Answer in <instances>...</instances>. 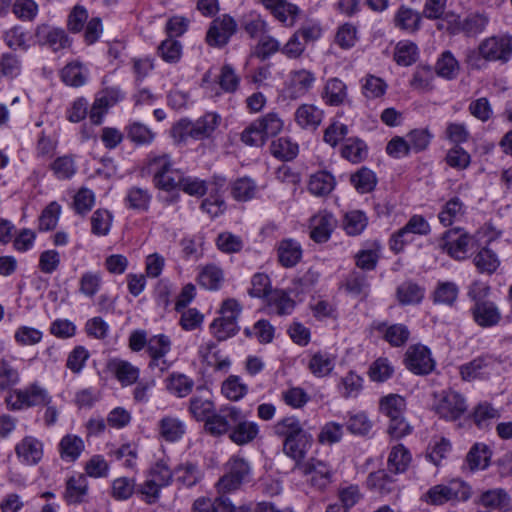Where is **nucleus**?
<instances>
[{
	"mask_svg": "<svg viewBox=\"0 0 512 512\" xmlns=\"http://www.w3.org/2000/svg\"><path fill=\"white\" fill-rule=\"evenodd\" d=\"M273 433L283 439V452L295 461H302L313 444V436L295 416H286L273 426Z\"/></svg>",
	"mask_w": 512,
	"mask_h": 512,
	"instance_id": "obj_1",
	"label": "nucleus"
},
{
	"mask_svg": "<svg viewBox=\"0 0 512 512\" xmlns=\"http://www.w3.org/2000/svg\"><path fill=\"white\" fill-rule=\"evenodd\" d=\"M473 494L472 487L460 478H454L446 484L434 485L422 496V500L430 505L445 503L457 504L468 501Z\"/></svg>",
	"mask_w": 512,
	"mask_h": 512,
	"instance_id": "obj_2",
	"label": "nucleus"
},
{
	"mask_svg": "<svg viewBox=\"0 0 512 512\" xmlns=\"http://www.w3.org/2000/svg\"><path fill=\"white\" fill-rule=\"evenodd\" d=\"M146 168L152 175V182L155 188L170 192L176 190V180L181 171L173 167V161L170 154L149 153L146 158Z\"/></svg>",
	"mask_w": 512,
	"mask_h": 512,
	"instance_id": "obj_3",
	"label": "nucleus"
},
{
	"mask_svg": "<svg viewBox=\"0 0 512 512\" xmlns=\"http://www.w3.org/2000/svg\"><path fill=\"white\" fill-rule=\"evenodd\" d=\"M379 409L389 418L387 432L394 439H400L412 432V427L404 418L405 398L398 394H389L380 399Z\"/></svg>",
	"mask_w": 512,
	"mask_h": 512,
	"instance_id": "obj_4",
	"label": "nucleus"
},
{
	"mask_svg": "<svg viewBox=\"0 0 512 512\" xmlns=\"http://www.w3.org/2000/svg\"><path fill=\"white\" fill-rule=\"evenodd\" d=\"M242 313V305L234 298L224 300L219 309L220 316L209 325L210 333L217 341H225L234 337L240 330L238 319Z\"/></svg>",
	"mask_w": 512,
	"mask_h": 512,
	"instance_id": "obj_5",
	"label": "nucleus"
},
{
	"mask_svg": "<svg viewBox=\"0 0 512 512\" xmlns=\"http://www.w3.org/2000/svg\"><path fill=\"white\" fill-rule=\"evenodd\" d=\"M224 474L215 483L217 493H233L241 488L250 475L251 467L244 458L232 456L224 466Z\"/></svg>",
	"mask_w": 512,
	"mask_h": 512,
	"instance_id": "obj_6",
	"label": "nucleus"
},
{
	"mask_svg": "<svg viewBox=\"0 0 512 512\" xmlns=\"http://www.w3.org/2000/svg\"><path fill=\"white\" fill-rule=\"evenodd\" d=\"M221 117L214 113L208 112L195 122L187 119L180 120L174 127L173 132L179 134L181 139L191 137L196 140H202L210 137L219 126Z\"/></svg>",
	"mask_w": 512,
	"mask_h": 512,
	"instance_id": "obj_7",
	"label": "nucleus"
},
{
	"mask_svg": "<svg viewBox=\"0 0 512 512\" xmlns=\"http://www.w3.org/2000/svg\"><path fill=\"white\" fill-rule=\"evenodd\" d=\"M8 404L14 410L40 406L52 403L49 392L37 383H33L24 389H15L7 399Z\"/></svg>",
	"mask_w": 512,
	"mask_h": 512,
	"instance_id": "obj_8",
	"label": "nucleus"
},
{
	"mask_svg": "<svg viewBox=\"0 0 512 512\" xmlns=\"http://www.w3.org/2000/svg\"><path fill=\"white\" fill-rule=\"evenodd\" d=\"M35 43L39 46H46L53 52L69 48L71 39L61 27H55L48 23L38 24L34 29Z\"/></svg>",
	"mask_w": 512,
	"mask_h": 512,
	"instance_id": "obj_9",
	"label": "nucleus"
},
{
	"mask_svg": "<svg viewBox=\"0 0 512 512\" xmlns=\"http://www.w3.org/2000/svg\"><path fill=\"white\" fill-rule=\"evenodd\" d=\"M295 469L304 476H310V483L319 490L325 489L332 482V468L328 463L317 458L307 461H295Z\"/></svg>",
	"mask_w": 512,
	"mask_h": 512,
	"instance_id": "obj_10",
	"label": "nucleus"
},
{
	"mask_svg": "<svg viewBox=\"0 0 512 512\" xmlns=\"http://www.w3.org/2000/svg\"><path fill=\"white\" fill-rule=\"evenodd\" d=\"M238 25L233 17L224 14L212 20L206 33V42L212 47L222 48L237 32Z\"/></svg>",
	"mask_w": 512,
	"mask_h": 512,
	"instance_id": "obj_11",
	"label": "nucleus"
},
{
	"mask_svg": "<svg viewBox=\"0 0 512 512\" xmlns=\"http://www.w3.org/2000/svg\"><path fill=\"white\" fill-rule=\"evenodd\" d=\"M481 54L489 62L506 63L512 57L511 36H491L480 42Z\"/></svg>",
	"mask_w": 512,
	"mask_h": 512,
	"instance_id": "obj_12",
	"label": "nucleus"
},
{
	"mask_svg": "<svg viewBox=\"0 0 512 512\" xmlns=\"http://www.w3.org/2000/svg\"><path fill=\"white\" fill-rule=\"evenodd\" d=\"M404 364L406 368L416 375H427L435 368V361L430 350L422 345H411L405 352Z\"/></svg>",
	"mask_w": 512,
	"mask_h": 512,
	"instance_id": "obj_13",
	"label": "nucleus"
},
{
	"mask_svg": "<svg viewBox=\"0 0 512 512\" xmlns=\"http://www.w3.org/2000/svg\"><path fill=\"white\" fill-rule=\"evenodd\" d=\"M471 237L460 229L446 231L439 241V247L449 256L456 260H463L467 257Z\"/></svg>",
	"mask_w": 512,
	"mask_h": 512,
	"instance_id": "obj_14",
	"label": "nucleus"
},
{
	"mask_svg": "<svg viewBox=\"0 0 512 512\" xmlns=\"http://www.w3.org/2000/svg\"><path fill=\"white\" fill-rule=\"evenodd\" d=\"M467 410L464 397L456 391H443L435 404V412L446 420L455 421Z\"/></svg>",
	"mask_w": 512,
	"mask_h": 512,
	"instance_id": "obj_15",
	"label": "nucleus"
},
{
	"mask_svg": "<svg viewBox=\"0 0 512 512\" xmlns=\"http://www.w3.org/2000/svg\"><path fill=\"white\" fill-rule=\"evenodd\" d=\"M239 416V408L232 405L223 406L217 413H212L205 421V429L213 436L230 433L232 424Z\"/></svg>",
	"mask_w": 512,
	"mask_h": 512,
	"instance_id": "obj_16",
	"label": "nucleus"
},
{
	"mask_svg": "<svg viewBox=\"0 0 512 512\" xmlns=\"http://www.w3.org/2000/svg\"><path fill=\"white\" fill-rule=\"evenodd\" d=\"M171 340L167 335L157 334L149 338L147 353L150 357L149 368H158L161 372L166 371L170 364L165 356L171 350Z\"/></svg>",
	"mask_w": 512,
	"mask_h": 512,
	"instance_id": "obj_17",
	"label": "nucleus"
},
{
	"mask_svg": "<svg viewBox=\"0 0 512 512\" xmlns=\"http://www.w3.org/2000/svg\"><path fill=\"white\" fill-rule=\"evenodd\" d=\"M336 225L337 220L332 213L319 211L310 219V238L316 243H325L330 239Z\"/></svg>",
	"mask_w": 512,
	"mask_h": 512,
	"instance_id": "obj_18",
	"label": "nucleus"
},
{
	"mask_svg": "<svg viewBox=\"0 0 512 512\" xmlns=\"http://www.w3.org/2000/svg\"><path fill=\"white\" fill-rule=\"evenodd\" d=\"M106 368L122 387L137 383L140 377L139 367L118 357L110 358L106 363Z\"/></svg>",
	"mask_w": 512,
	"mask_h": 512,
	"instance_id": "obj_19",
	"label": "nucleus"
},
{
	"mask_svg": "<svg viewBox=\"0 0 512 512\" xmlns=\"http://www.w3.org/2000/svg\"><path fill=\"white\" fill-rule=\"evenodd\" d=\"M496 359L491 355L479 356L460 367V374L465 381L486 379L495 370Z\"/></svg>",
	"mask_w": 512,
	"mask_h": 512,
	"instance_id": "obj_20",
	"label": "nucleus"
},
{
	"mask_svg": "<svg viewBox=\"0 0 512 512\" xmlns=\"http://www.w3.org/2000/svg\"><path fill=\"white\" fill-rule=\"evenodd\" d=\"M258 434V424L247 420L243 411L239 408V416L232 424L229 439L236 445L243 446L253 442L258 437Z\"/></svg>",
	"mask_w": 512,
	"mask_h": 512,
	"instance_id": "obj_21",
	"label": "nucleus"
},
{
	"mask_svg": "<svg viewBox=\"0 0 512 512\" xmlns=\"http://www.w3.org/2000/svg\"><path fill=\"white\" fill-rule=\"evenodd\" d=\"M471 313L473 320L483 328L496 326L501 320V312L492 301L477 300Z\"/></svg>",
	"mask_w": 512,
	"mask_h": 512,
	"instance_id": "obj_22",
	"label": "nucleus"
},
{
	"mask_svg": "<svg viewBox=\"0 0 512 512\" xmlns=\"http://www.w3.org/2000/svg\"><path fill=\"white\" fill-rule=\"evenodd\" d=\"M19 461L26 465H36L43 456V444L33 436H25L15 446Z\"/></svg>",
	"mask_w": 512,
	"mask_h": 512,
	"instance_id": "obj_23",
	"label": "nucleus"
},
{
	"mask_svg": "<svg viewBox=\"0 0 512 512\" xmlns=\"http://www.w3.org/2000/svg\"><path fill=\"white\" fill-rule=\"evenodd\" d=\"M422 15L411 7L401 5L394 14V26L406 33L412 34L421 28Z\"/></svg>",
	"mask_w": 512,
	"mask_h": 512,
	"instance_id": "obj_24",
	"label": "nucleus"
},
{
	"mask_svg": "<svg viewBox=\"0 0 512 512\" xmlns=\"http://www.w3.org/2000/svg\"><path fill=\"white\" fill-rule=\"evenodd\" d=\"M302 253L300 243L294 239H283L278 243V261L285 268L296 266L302 258Z\"/></svg>",
	"mask_w": 512,
	"mask_h": 512,
	"instance_id": "obj_25",
	"label": "nucleus"
},
{
	"mask_svg": "<svg viewBox=\"0 0 512 512\" xmlns=\"http://www.w3.org/2000/svg\"><path fill=\"white\" fill-rule=\"evenodd\" d=\"M159 435L166 442H177L186 433V424L176 416L166 415L158 422Z\"/></svg>",
	"mask_w": 512,
	"mask_h": 512,
	"instance_id": "obj_26",
	"label": "nucleus"
},
{
	"mask_svg": "<svg viewBox=\"0 0 512 512\" xmlns=\"http://www.w3.org/2000/svg\"><path fill=\"white\" fill-rule=\"evenodd\" d=\"M375 328L392 347L405 345L410 337V331L404 324L397 323L388 325L385 322H381L378 323Z\"/></svg>",
	"mask_w": 512,
	"mask_h": 512,
	"instance_id": "obj_27",
	"label": "nucleus"
},
{
	"mask_svg": "<svg viewBox=\"0 0 512 512\" xmlns=\"http://www.w3.org/2000/svg\"><path fill=\"white\" fill-rule=\"evenodd\" d=\"M321 97L326 105L340 106L348 97L347 86L339 78H329L323 88Z\"/></svg>",
	"mask_w": 512,
	"mask_h": 512,
	"instance_id": "obj_28",
	"label": "nucleus"
},
{
	"mask_svg": "<svg viewBox=\"0 0 512 512\" xmlns=\"http://www.w3.org/2000/svg\"><path fill=\"white\" fill-rule=\"evenodd\" d=\"M323 110L313 104H302L295 111V121L303 129L316 130L322 122Z\"/></svg>",
	"mask_w": 512,
	"mask_h": 512,
	"instance_id": "obj_29",
	"label": "nucleus"
},
{
	"mask_svg": "<svg viewBox=\"0 0 512 512\" xmlns=\"http://www.w3.org/2000/svg\"><path fill=\"white\" fill-rule=\"evenodd\" d=\"M412 461V455L408 448L398 443L391 447L387 459V470L394 474L407 471Z\"/></svg>",
	"mask_w": 512,
	"mask_h": 512,
	"instance_id": "obj_30",
	"label": "nucleus"
},
{
	"mask_svg": "<svg viewBox=\"0 0 512 512\" xmlns=\"http://www.w3.org/2000/svg\"><path fill=\"white\" fill-rule=\"evenodd\" d=\"M345 291L353 297L366 299L370 293L368 276L361 271H352L344 282Z\"/></svg>",
	"mask_w": 512,
	"mask_h": 512,
	"instance_id": "obj_31",
	"label": "nucleus"
},
{
	"mask_svg": "<svg viewBox=\"0 0 512 512\" xmlns=\"http://www.w3.org/2000/svg\"><path fill=\"white\" fill-rule=\"evenodd\" d=\"M316 81L315 74L307 69H299L291 71L290 82L293 97H301L306 95L314 86Z\"/></svg>",
	"mask_w": 512,
	"mask_h": 512,
	"instance_id": "obj_32",
	"label": "nucleus"
},
{
	"mask_svg": "<svg viewBox=\"0 0 512 512\" xmlns=\"http://www.w3.org/2000/svg\"><path fill=\"white\" fill-rule=\"evenodd\" d=\"M459 286L452 281H438L432 293L434 304L453 307L459 296Z\"/></svg>",
	"mask_w": 512,
	"mask_h": 512,
	"instance_id": "obj_33",
	"label": "nucleus"
},
{
	"mask_svg": "<svg viewBox=\"0 0 512 512\" xmlns=\"http://www.w3.org/2000/svg\"><path fill=\"white\" fill-rule=\"evenodd\" d=\"M335 367V356L323 351L311 355L307 368L318 378L328 376Z\"/></svg>",
	"mask_w": 512,
	"mask_h": 512,
	"instance_id": "obj_34",
	"label": "nucleus"
},
{
	"mask_svg": "<svg viewBox=\"0 0 512 512\" xmlns=\"http://www.w3.org/2000/svg\"><path fill=\"white\" fill-rule=\"evenodd\" d=\"M335 177L327 171H318L311 175L308 190L317 197L329 195L335 188Z\"/></svg>",
	"mask_w": 512,
	"mask_h": 512,
	"instance_id": "obj_35",
	"label": "nucleus"
},
{
	"mask_svg": "<svg viewBox=\"0 0 512 512\" xmlns=\"http://www.w3.org/2000/svg\"><path fill=\"white\" fill-rule=\"evenodd\" d=\"M88 492V481L85 475L70 477L66 482L64 498L68 504H79L83 502Z\"/></svg>",
	"mask_w": 512,
	"mask_h": 512,
	"instance_id": "obj_36",
	"label": "nucleus"
},
{
	"mask_svg": "<svg viewBox=\"0 0 512 512\" xmlns=\"http://www.w3.org/2000/svg\"><path fill=\"white\" fill-rule=\"evenodd\" d=\"M84 448V441L81 437L67 434L59 443L60 457L65 461L74 462L79 458Z\"/></svg>",
	"mask_w": 512,
	"mask_h": 512,
	"instance_id": "obj_37",
	"label": "nucleus"
},
{
	"mask_svg": "<svg viewBox=\"0 0 512 512\" xmlns=\"http://www.w3.org/2000/svg\"><path fill=\"white\" fill-rule=\"evenodd\" d=\"M232 197L240 202L253 199L258 191L256 182L247 176L237 178L230 184Z\"/></svg>",
	"mask_w": 512,
	"mask_h": 512,
	"instance_id": "obj_38",
	"label": "nucleus"
},
{
	"mask_svg": "<svg viewBox=\"0 0 512 512\" xmlns=\"http://www.w3.org/2000/svg\"><path fill=\"white\" fill-rule=\"evenodd\" d=\"M223 282V270L215 264H208L202 267L198 274L199 285L208 290L220 289Z\"/></svg>",
	"mask_w": 512,
	"mask_h": 512,
	"instance_id": "obj_39",
	"label": "nucleus"
},
{
	"mask_svg": "<svg viewBox=\"0 0 512 512\" xmlns=\"http://www.w3.org/2000/svg\"><path fill=\"white\" fill-rule=\"evenodd\" d=\"M465 214V205L458 197H453L445 203L438 218L440 223L447 227L459 221Z\"/></svg>",
	"mask_w": 512,
	"mask_h": 512,
	"instance_id": "obj_40",
	"label": "nucleus"
},
{
	"mask_svg": "<svg viewBox=\"0 0 512 512\" xmlns=\"http://www.w3.org/2000/svg\"><path fill=\"white\" fill-rule=\"evenodd\" d=\"M176 481L186 487L196 485L202 478V471L195 463L185 462L179 464L173 471Z\"/></svg>",
	"mask_w": 512,
	"mask_h": 512,
	"instance_id": "obj_41",
	"label": "nucleus"
},
{
	"mask_svg": "<svg viewBox=\"0 0 512 512\" xmlns=\"http://www.w3.org/2000/svg\"><path fill=\"white\" fill-rule=\"evenodd\" d=\"M28 32L20 25H16L4 32L3 40L12 50L28 51L31 47Z\"/></svg>",
	"mask_w": 512,
	"mask_h": 512,
	"instance_id": "obj_42",
	"label": "nucleus"
},
{
	"mask_svg": "<svg viewBox=\"0 0 512 512\" xmlns=\"http://www.w3.org/2000/svg\"><path fill=\"white\" fill-rule=\"evenodd\" d=\"M396 296L401 305H415L424 298V289L414 282L407 281L397 287Z\"/></svg>",
	"mask_w": 512,
	"mask_h": 512,
	"instance_id": "obj_43",
	"label": "nucleus"
},
{
	"mask_svg": "<svg viewBox=\"0 0 512 512\" xmlns=\"http://www.w3.org/2000/svg\"><path fill=\"white\" fill-rule=\"evenodd\" d=\"M267 302L269 309L278 315L291 314L295 307L294 300L283 290L270 292Z\"/></svg>",
	"mask_w": 512,
	"mask_h": 512,
	"instance_id": "obj_44",
	"label": "nucleus"
},
{
	"mask_svg": "<svg viewBox=\"0 0 512 512\" xmlns=\"http://www.w3.org/2000/svg\"><path fill=\"white\" fill-rule=\"evenodd\" d=\"M479 503L491 509H504L511 503V498L503 488H495L484 491L479 498Z\"/></svg>",
	"mask_w": 512,
	"mask_h": 512,
	"instance_id": "obj_45",
	"label": "nucleus"
},
{
	"mask_svg": "<svg viewBox=\"0 0 512 512\" xmlns=\"http://www.w3.org/2000/svg\"><path fill=\"white\" fill-rule=\"evenodd\" d=\"M87 69L80 62L68 63L61 70L62 81L72 87H80L86 83Z\"/></svg>",
	"mask_w": 512,
	"mask_h": 512,
	"instance_id": "obj_46",
	"label": "nucleus"
},
{
	"mask_svg": "<svg viewBox=\"0 0 512 512\" xmlns=\"http://www.w3.org/2000/svg\"><path fill=\"white\" fill-rule=\"evenodd\" d=\"M489 23L485 14L473 13L458 23L459 30L467 37H475L481 34Z\"/></svg>",
	"mask_w": 512,
	"mask_h": 512,
	"instance_id": "obj_47",
	"label": "nucleus"
},
{
	"mask_svg": "<svg viewBox=\"0 0 512 512\" xmlns=\"http://www.w3.org/2000/svg\"><path fill=\"white\" fill-rule=\"evenodd\" d=\"M341 156L352 163H360L367 157V146L359 138H348L341 147Z\"/></svg>",
	"mask_w": 512,
	"mask_h": 512,
	"instance_id": "obj_48",
	"label": "nucleus"
},
{
	"mask_svg": "<svg viewBox=\"0 0 512 512\" xmlns=\"http://www.w3.org/2000/svg\"><path fill=\"white\" fill-rule=\"evenodd\" d=\"M207 183L194 176H184L182 173L176 180V190H181L184 193L194 196L202 197L207 193Z\"/></svg>",
	"mask_w": 512,
	"mask_h": 512,
	"instance_id": "obj_49",
	"label": "nucleus"
},
{
	"mask_svg": "<svg viewBox=\"0 0 512 512\" xmlns=\"http://www.w3.org/2000/svg\"><path fill=\"white\" fill-rule=\"evenodd\" d=\"M151 199L152 195L148 189L134 186L127 191L125 203L130 209L148 211Z\"/></svg>",
	"mask_w": 512,
	"mask_h": 512,
	"instance_id": "obj_50",
	"label": "nucleus"
},
{
	"mask_svg": "<svg viewBox=\"0 0 512 512\" xmlns=\"http://www.w3.org/2000/svg\"><path fill=\"white\" fill-rule=\"evenodd\" d=\"M194 387V381L181 373H173L167 379L168 391L179 398L188 396Z\"/></svg>",
	"mask_w": 512,
	"mask_h": 512,
	"instance_id": "obj_51",
	"label": "nucleus"
},
{
	"mask_svg": "<svg viewBox=\"0 0 512 512\" xmlns=\"http://www.w3.org/2000/svg\"><path fill=\"white\" fill-rule=\"evenodd\" d=\"M490 456L491 453L487 445L476 443L468 452L466 461L472 471L485 469L489 465Z\"/></svg>",
	"mask_w": 512,
	"mask_h": 512,
	"instance_id": "obj_52",
	"label": "nucleus"
},
{
	"mask_svg": "<svg viewBox=\"0 0 512 512\" xmlns=\"http://www.w3.org/2000/svg\"><path fill=\"white\" fill-rule=\"evenodd\" d=\"M418 56V47L411 41H400L395 47L394 60L398 65L410 66L417 61Z\"/></svg>",
	"mask_w": 512,
	"mask_h": 512,
	"instance_id": "obj_53",
	"label": "nucleus"
},
{
	"mask_svg": "<svg viewBox=\"0 0 512 512\" xmlns=\"http://www.w3.org/2000/svg\"><path fill=\"white\" fill-rule=\"evenodd\" d=\"M50 169L54 176L59 180H68L72 178L76 171L77 166L73 156L64 155L57 157L51 164Z\"/></svg>",
	"mask_w": 512,
	"mask_h": 512,
	"instance_id": "obj_54",
	"label": "nucleus"
},
{
	"mask_svg": "<svg viewBox=\"0 0 512 512\" xmlns=\"http://www.w3.org/2000/svg\"><path fill=\"white\" fill-rule=\"evenodd\" d=\"M368 218L363 211L352 210L345 214L343 219V228L350 236L361 234L367 227Z\"/></svg>",
	"mask_w": 512,
	"mask_h": 512,
	"instance_id": "obj_55",
	"label": "nucleus"
},
{
	"mask_svg": "<svg viewBox=\"0 0 512 512\" xmlns=\"http://www.w3.org/2000/svg\"><path fill=\"white\" fill-rule=\"evenodd\" d=\"M189 412L197 421H206L215 410L214 402L202 396H193L189 401Z\"/></svg>",
	"mask_w": 512,
	"mask_h": 512,
	"instance_id": "obj_56",
	"label": "nucleus"
},
{
	"mask_svg": "<svg viewBox=\"0 0 512 512\" xmlns=\"http://www.w3.org/2000/svg\"><path fill=\"white\" fill-rule=\"evenodd\" d=\"M473 262L479 272L488 274L494 273L500 264L496 253L486 247L474 256Z\"/></svg>",
	"mask_w": 512,
	"mask_h": 512,
	"instance_id": "obj_57",
	"label": "nucleus"
},
{
	"mask_svg": "<svg viewBox=\"0 0 512 512\" xmlns=\"http://www.w3.org/2000/svg\"><path fill=\"white\" fill-rule=\"evenodd\" d=\"M270 151L273 156L282 160H292L298 154V145L288 137H279L272 141Z\"/></svg>",
	"mask_w": 512,
	"mask_h": 512,
	"instance_id": "obj_58",
	"label": "nucleus"
},
{
	"mask_svg": "<svg viewBox=\"0 0 512 512\" xmlns=\"http://www.w3.org/2000/svg\"><path fill=\"white\" fill-rule=\"evenodd\" d=\"M367 485L380 494H389L395 488L393 478L385 470L371 473L367 478Z\"/></svg>",
	"mask_w": 512,
	"mask_h": 512,
	"instance_id": "obj_59",
	"label": "nucleus"
},
{
	"mask_svg": "<svg viewBox=\"0 0 512 512\" xmlns=\"http://www.w3.org/2000/svg\"><path fill=\"white\" fill-rule=\"evenodd\" d=\"M221 391L223 395L232 401L242 399L248 392V387L239 376L230 375L222 384Z\"/></svg>",
	"mask_w": 512,
	"mask_h": 512,
	"instance_id": "obj_60",
	"label": "nucleus"
},
{
	"mask_svg": "<svg viewBox=\"0 0 512 512\" xmlns=\"http://www.w3.org/2000/svg\"><path fill=\"white\" fill-rule=\"evenodd\" d=\"M12 13L23 22H33L39 13V5L34 0H15Z\"/></svg>",
	"mask_w": 512,
	"mask_h": 512,
	"instance_id": "obj_61",
	"label": "nucleus"
},
{
	"mask_svg": "<svg viewBox=\"0 0 512 512\" xmlns=\"http://www.w3.org/2000/svg\"><path fill=\"white\" fill-rule=\"evenodd\" d=\"M112 213L107 209H97L91 217V232L96 236H106L111 228Z\"/></svg>",
	"mask_w": 512,
	"mask_h": 512,
	"instance_id": "obj_62",
	"label": "nucleus"
},
{
	"mask_svg": "<svg viewBox=\"0 0 512 512\" xmlns=\"http://www.w3.org/2000/svg\"><path fill=\"white\" fill-rule=\"evenodd\" d=\"M262 134L266 138L276 136L283 129V121L275 112L267 113L266 115L255 120Z\"/></svg>",
	"mask_w": 512,
	"mask_h": 512,
	"instance_id": "obj_63",
	"label": "nucleus"
},
{
	"mask_svg": "<svg viewBox=\"0 0 512 512\" xmlns=\"http://www.w3.org/2000/svg\"><path fill=\"white\" fill-rule=\"evenodd\" d=\"M435 70L439 76L446 79H453L458 73L459 64L450 51H445L437 60Z\"/></svg>",
	"mask_w": 512,
	"mask_h": 512,
	"instance_id": "obj_64",
	"label": "nucleus"
}]
</instances>
